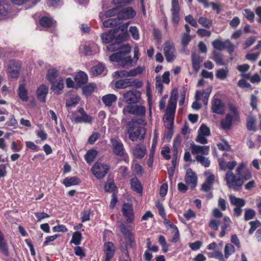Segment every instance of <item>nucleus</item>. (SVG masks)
I'll return each mask as SVG.
<instances>
[{
  "label": "nucleus",
  "instance_id": "1",
  "mask_svg": "<svg viewBox=\"0 0 261 261\" xmlns=\"http://www.w3.org/2000/svg\"><path fill=\"white\" fill-rule=\"evenodd\" d=\"M244 168L243 164H240L237 169V175H235L232 171H228L225 174V179L227 185L230 188L234 191H238L242 186L244 181L241 177L242 171Z\"/></svg>",
  "mask_w": 261,
  "mask_h": 261
},
{
  "label": "nucleus",
  "instance_id": "2",
  "mask_svg": "<svg viewBox=\"0 0 261 261\" xmlns=\"http://www.w3.org/2000/svg\"><path fill=\"white\" fill-rule=\"evenodd\" d=\"M145 128L141 126L137 121H132L128 125L127 134L129 139L132 141H135L138 139H144L145 134Z\"/></svg>",
  "mask_w": 261,
  "mask_h": 261
},
{
  "label": "nucleus",
  "instance_id": "3",
  "mask_svg": "<svg viewBox=\"0 0 261 261\" xmlns=\"http://www.w3.org/2000/svg\"><path fill=\"white\" fill-rule=\"evenodd\" d=\"M110 143L113 152L118 156L122 158V160L126 163L129 162V158L125 151L122 142L118 138H111Z\"/></svg>",
  "mask_w": 261,
  "mask_h": 261
},
{
  "label": "nucleus",
  "instance_id": "4",
  "mask_svg": "<svg viewBox=\"0 0 261 261\" xmlns=\"http://www.w3.org/2000/svg\"><path fill=\"white\" fill-rule=\"evenodd\" d=\"M122 112L125 115L132 114L142 117L145 116L146 108L142 105H128L123 108Z\"/></svg>",
  "mask_w": 261,
  "mask_h": 261
},
{
  "label": "nucleus",
  "instance_id": "5",
  "mask_svg": "<svg viewBox=\"0 0 261 261\" xmlns=\"http://www.w3.org/2000/svg\"><path fill=\"white\" fill-rule=\"evenodd\" d=\"M124 101L128 105L136 104L140 102L141 92L137 90H130L122 93Z\"/></svg>",
  "mask_w": 261,
  "mask_h": 261
},
{
  "label": "nucleus",
  "instance_id": "6",
  "mask_svg": "<svg viewBox=\"0 0 261 261\" xmlns=\"http://www.w3.org/2000/svg\"><path fill=\"white\" fill-rule=\"evenodd\" d=\"M109 169L110 167L108 165L96 162L92 167L91 171L96 178L101 179L105 176Z\"/></svg>",
  "mask_w": 261,
  "mask_h": 261
},
{
  "label": "nucleus",
  "instance_id": "7",
  "mask_svg": "<svg viewBox=\"0 0 261 261\" xmlns=\"http://www.w3.org/2000/svg\"><path fill=\"white\" fill-rule=\"evenodd\" d=\"M142 83L137 79L131 80L125 79L119 80L115 83V87L117 89H125L127 87H135L137 88L141 87Z\"/></svg>",
  "mask_w": 261,
  "mask_h": 261
},
{
  "label": "nucleus",
  "instance_id": "8",
  "mask_svg": "<svg viewBox=\"0 0 261 261\" xmlns=\"http://www.w3.org/2000/svg\"><path fill=\"white\" fill-rule=\"evenodd\" d=\"M163 50L167 62H173L176 57L175 48L173 43L169 41L165 42L164 45Z\"/></svg>",
  "mask_w": 261,
  "mask_h": 261
},
{
  "label": "nucleus",
  "instance_id": "9",
  "mask_svg": "<svg viewBox=\"0 0 261 261\" xmlns=\"http://www.w3.org/2000/svg\"><path fill=\"white\" fill-rule=\"evenodd\" d=\"M20 67L21 64L19 62L11 61L7 69L9 76L12 79H17L19 75Z\"/></svg>",
  "mask_w": 261,
  "mask_h": 261
},
{
  "label": "nucleus",
  "instance_id": "10",
  "mask_svg": "<svg viewBox=\"0 0 261 261\" xmlns=\"http://www.w3.org/2000/svg\"><path fill=\"white\" fill-rule=\"evenodd\" d=\"M16 15V12L12 7L6 3L0 5V20L9 19Z\"/></svg>",
  "mask_w": 261,
  "mask_h": 261
},
{
  "label": "nucleus",
  "instance_id": "11",
  "mask_svg": "<svg viewBox=\"0 0 261 261\" xmlns=\"http://www.w3.org/2000/svg\"><path fill=\"white\" fill-rule=\"evenodd\" d=\"M122 213L128 223H132L134 220V213L133 206L129 203H124L122 207Z\"/></svg>",
  "mask_w": 261,
  "mask_h": 261
},
{
  "label": "nucleus",
  "instance_id": "12",
  "mask_svg": "<svg viewBox=\"0 0 261 261\" xmlns=\"http://www.w3.org/2000/svg\"><path fill=\"white\" fill-rule=\"evenodd\" d=\"M136 15V11L132 7H127L121 10L119 8L118 15L117 16L120 22L123 19L134 18Z\"/></svg>",
  "mask_w": 261,
  "mask_h": 261
},
{
  "label": "nucleus",
  "instance_id": "13",
  "mask_svg": "<svg viewBox=\"0 0 261 261\" xmlns=\"http://www.w3.org/2000/svg\"><path fill=\"white\" fill-rule=\"evenodd\" d=\"M185 180L191 189L196 187L197 182V177L196 173L191 168L187 170L185 176Z\"/></svg>",
  "mask_w": 261,
  "mask_h": 261
},
{
  "label": "nucleus",
  "instance_id": "14",
  "mask_svg": "<svg viewBox=\"0 0 261 261\" xmlns=\"http://www.w3.org/2000/svg\"><path fill=\"white\" fill-rule=\"evenodd\" d=\"M176 108V106L168 104L164 117V119H165L168 121V123L166 125L173 126Z\"/></svg>",
  "mask_w": 261,
  "mask_h": 261
},
{
  "label": "nucleus",
  "instance_id": "15",
  "mask_svg": "<svg viewBox=\"0 0 261 261\" xmlns=\"http://www.w3.org/2000/svg\"><path fill=\"white\" fill-rule=\"evenodd\" d=\"M190 148L193 154L200 155L199 154H201L202 155H206L208 154L210 151L209 146H200L194 143H191Z\"/></svg>",
  "mask_w": 261,
  "mask_h": 261
},
{
  "label": "nucleus",
  "instance_id": "16",
  "mask_svg": "<svg viewBox=\"0 0 261 261\" xmlns=\"http://www.w3.org/2000/svg\"><path fill=\"white\" fill-rule=\"evenodd\" d=\"M171 5L172 20L174 23L177 24L179 20V12L180 11L178 0H171Z\"/></svg>",
  "mask_w": 261,
  "mask_h": 261
},
{
  "label": "nucleus",
  "instance_id": "17",
  "mask_svg": "<svg viewBox=\"0 0 261 261\" xmlns=\"http://www.w3.org/2000/svg\"><path fill=\"white\" fill-rule=\"evenodd\" d=\"M204 175L206 177V180L202 184L201 189L204 192H207L211 189L212 186L214 184L215 180V177L214 175L212 174L210 172H205Z\"/></svg>",
  "mask_w": 261,
  "mask_h": 261
},
{
  "label": "nucleus",
  "instance_id": "18",
  "mask_svg": "<svg viewBox=\"0 0 261 261\" xmlns=\"http://www.w3.org/2000/svg\"><path fill=\"white\" fill-rule=\"evenodd\" d=\"M103 251L106 254L104 261H110L113 257L115 251L113 243L111 242H108L105 243Z\"/></svg>",
  "mask_w": 261,
  "mask_h": 261
},
{
  "label": "nucleus",
  "instance_id": "19",
  "mask_svg": "<svg viewBox=\"0 0 261 261\" xmlns=\"http://www.w3.org/2000/svg\"><path fill=\"white\" fill-rule=\"evenodd\" d=\"M50 83L51 84V89L58 94H60L64 86L63 78L59 77Z\"/></svg>",
  "mask_w": 261,
  "mask_h": 261
},
{
  "label": "nucleus",
  "instance_id": "20",
  "mask_svg": "<svg viewBox=\"0 0 261 261\" xmlns=\"http://www.w3.org/2000/svg\"><path fill=\"white\" fill-rule=\"evenodd\" d=\"M212 109L214 113L218 114H222L224 112V107L221 100L219 99H215L212 106Z\"/></svg>",
  "mask_w": 261,
  "mask_h": 261
},
{
  "label": "nucleus",
  "instance_id": "21",
  "mask_svg": "<svg viewBox=\"0 0 261 261\" xmlns=\"http://www.w3.org/2000/svg\"><path fill=\"white\" fill-rule=\"evenodd\" d=\"M146 153V148L143 144H138L133 148V154L136 158H143Z\"/></svg>",
  "mask_w": 261,
  "mask_h": 261
},
{
  "label": "nucleus",
  "instance_id": "22",
  "mask_svg": "<svg viewBox=\"0 0 261 261\" xmlns=\"http://www.w3.org/2000/svg\"><path fill=\"white\" fill-rule=\"evenodd\" d=\"M48 88L45 85H41L37 90L38 99L41 102H45L46 96L48 93Z\"/></svg>",
  "mask_w": 261,
  "mask_h": 261
},
{
  "label": "nucleus",
  "instance_id": "23",
  "mask_svg": "<svg viewBox=\"0 0 261 261\" xmlns=\"http://www.w3.org/2000/svg\"><path fill=\"white\" fill-rule=\"evenodd\" d=\"M101 39L103 43L110 44L114 41L117 38L115 36V32L110 30L108 32L103 33L101 35Z\"/></svg>",
  "mask_w": 261,
  "mask_h": 261
},
{
  "label": "nucleus",
  "instance_id": "24",
  "mask_svg": "<svg viewBox=\"0 0 261 261\" xmlns=\"http://www.w3.org/2000/svg\"><path fill=\"white\" fill-rule=\"evenodd\" d=\"M74 80L76 85L80 87L87 83L88 76L84 72L80 71L75 74Z\"/></svg>",
  "mask_w": 261,
  "mask_h": 261
},
{
  "label": "nucleus",
  "instance_id": "25",
  "mask_svg": "<svg viewBox=\"0 0 261 261\" xmlns=\"http://www.w3.org/2000/svg\"><path fill=\"white\" fill-rule=\"evenodd\" d=\"M130 184L131 188L133 191L139 194L142 193L143 187L139 180L136 177H133L130 179Z\"/></svg>",
  "mask_w": 261,
  "mask_h": 261
},
{
  "label": "nucleus",
  "instance_id": "26",
  "mask_svg": "<svg viewBox=\"0 0 261 261\" xmlns=\"http://www.w3.org/2000/svg\"><path fill=\"white\" fill-rule=\"evenodd\" d=\"M232 120H233V118L232 115L227 114L225 118L220 122L222 128L224 130H229L231 126Z\"/></svg>",
  "mask_w": 261,
  "mask_h": 261
},
{
  "label": "nucleus",
  "instance_id": "27",
  "mask_svg": "<svg viewBox=\"0 0 261 261\" xmlns=\"http://www.w3.org/2000/svg\"><path fill=\"white\" fill-rule=\"evenodd\" d=\"M18 95L20 99L24 101L27 102L29 100L28 90L25 88L24 84H21L19 85L18 89Z\"/></svg>",
  "mask_w": 261,
  "mask_h": 261
},
{
  "label": "nucleus",
  "instance_id": "28",
  "mask_svg": "<svg viewBox=\"0 0 261 261\" xmlns=\"http://www.w3.org/2000/svg\"><path fill=\"white\" fill-rule=\"evenodd\" d=\"M119 228L121 232L127 239L128 241L129 242L130 245L132 246V244L134 242V238L130 231L127 229L126 226L124 224L120 225Z\"/></svg>",
  "mask_w": 261,
  "mask_h": 261
},
{
  "label": "nucleus",
  "instance_id": "29",
  "mask_svg": "<svg viewBox=\"0 0 261 261\" xmlns=\"http://www.w3.org/2000/svg\"><path fill=\"white\" fill-rule=\"evenodd\" d=\"M93 121V118L90 115H88L87 113L81 115V117H75L74 118V122L76 123H91Z\"/></svg>",
  "mask_w": 261,
  "mask_h": 261
},
{
  "label": "nucleus",
  "instance_id": "30",
  "mask_svg": "<svg viewBox=\"0 0 261 261\" xmlns=\"http://www.w3.org/2000/svg\"><path fill=\"white\" fill-rule=\"evenodd\" d=\"M117 100V96L113 94H109L102 97V101L106 106L110 107Z\"/></svg>",
  "mask_w": 261,
  "mask_h": 261
},
{
  "label": "nucleus",
  "instance_id": "31",
  "mask_svg": "<svg viewBox=\"0 0 261 261\" xmlns=\"http://www.w3.org/2000/svg\"><path fill=\"white\" fill-rule=\"evenodd\" d=\"M229 200L232 205L236 207H243L245 206L246 202L243 198H237L233 195L229 196Z\"/></svg>",
  "mask_w": 261,
  "mask_h": 261
},
{
  "label": "nucleus",
  "instance_id": "32",
  "mask_svg": "<svg viewBox=\"0 0 261 261\" xmlns=\"http://www.w3.org/2000/svg\"><path fill=\"white\" fill-rule=\"evenodd\" d=\"M59 71L55 68H51L47 70L46 78L49 83L57 79Z\"/></svg>",
  "mask_w": 261,
  "mask_h": 261
},
{
  "label": "nucleus",
  "instance_id": "33",
  "mask_svg": "<svg viewBox=\"0 0 261 261\" xmlns=\"http://www.w3.org/2000/svg\"><path fill=\"white\" fill-rule=\"evenodd\" d=\"M210 94V91L203 90L202 91H197L195 94V98L197 100H199L200 97L202 96L203 97V101L204 105L207 104L208 98Z\"/></svg>",
  "mask_w": 261,
  "mask_h": 261
},
{
  "label": "nucleus",
  "instance_id": "34",
  "mask_svg": "<svg viewBox=\"0 0 261 261\" xmlns=\"http://www.w3.org/2000/svg\"><path fill=\"white\" fill-rule=\"evenodd\" d=\"M0 250L6 256L9 254L7 245L5 241L4 236L0 230Z\"/></svg>",
  "mask_w": 261,
  "mask_h": 261
},
{
  "label": "nucleus",
  "instance_id": "35",
  "mask_svg": "<svg viewBox=\"0 0 261 261\" xmlns=\"http://www.w3.org/2000/svg\"><path fill=\"white\" fill-rule=\"evenodd\" d=\"M80 183V179L76 177H72L70 178H65L62 182V184L66 187L71 186L77 185Z\"/></svg>",
  "mask_w": 261,
  "mask_h": 261
},
{
  "label": "nucleus",
  "instance_id": "36",
  "mask_svg": "<svg viewBox=\"0 0 261 261\" xmlns=\"http://www.w3.org/2000/svg\"><path fill=\"white\" fill-rule=\"evenodd\" d=\"M98 154V152L94 149L89 150L85 155V160L87 163L90 164L93 162Z\"/></svg>",
  "mask_w": 261,
  "mask_h": 261
},
{
  "label": "nucleus",
  "instance_id": "37",
  "mask_svg": "<svg viewBox=\"0 0 261 261\" xmlns=\"http://www.w3.org/2000/svg\"><path fill=\"white\" fill-rule=\"evenodd\" d=\"M121 23L117 17L115 18H109L103 22V25L106 28L115 27Z\"/></svg>",
  "mask_w": 261,
  "mask_h": 261
},
{
  "label": "nucleus",
  "instance_id": "38",
  "mask_svg": "<svg viewBox=\"0 0 261 261\" xmlns=\"http://www.w3.org/2000/svg\"><path fill=\"white\" fill-rule=\"evenodd\" d=\"M121 44L118 42L116 39L114 41L111 42L106 46V50L109 52H113L118 50L121 47Z\"/></svg>",
  "mask_w": 261,
  "mask_h": 261
},
{
  "label": "nucleus",
  "instance_id": "39",
  "mask_svg": "<svg viewBox=\"0 0 261 261\" xmlns=\"http://www.w3.org/2000/svg\"><path fill=\"white\" fill-rule=\"evenodd\" d=\"M228 73V69L227 67H225V68L219 69L217 70L216 76L218 79L224 80L227 77Z\"/></svg>",
  "mask_w": 261,
  "mask_h": 261
},
{
  "label": "nucleus",
  "instance_id": "40",
  "mask_svg": "<svg viewBox=\"0 0 261 261\" xmlns=\"http://www.w3.org/2000/svg\"><path fill=\"white\" fill-rule=\"evenodd\" d=\"M228 106L229 110L232 113V116L233 120L239 121L240 120V115L237 107L231 103H228Z\"/></svg>",
  "mask_w": 261,
  "mask_h": 261
},
{
  "label": "nucleus",
  "instance_id": "41",
  "mask_svg": "<svg viewBox=\"0 0 261 261\" xmlns=\"http://www.w3.org/2000/svg\"><path fill=\"white\" fill-rule=\"evenodd\" d=\"M80 97L78 96L72 95L66 100V106L67 107H73L78 103Z\"/></svg>",
  "mask_w": 261,
  "mask_h": 261
},
{
  "label": "nucleus",
  "instance_id": "42",
  "mask_svg": "<svg viewBox=\"0 0 261 261\" xmlns=\"http://www.w3.org/2000/svg\"><path fill=\"white\" fill-rule=\"evenodd\" d=\"M213 59L215 61V62L218 65H225L226 63H225L222 59V54L218 52L217 51H213Z\"/></svg>",
  "mask_w": 261,
  "mask_h": 261
},
{
  "label": "nucleus",
  "instance_id": "43",
  "mask_svg": "<svg viewBox=\"0 0 261 261\" xmlns=\"http://www.w3.org/2000/svg\"><path fill=\"white\" fill-rule=\"evenodd\" d=\"M196 160L205 167H208L210 165L211 161L203 155H197L196 156Z\"/></svg>",
  "mask_w": 261,
  "mask_h": 261
},
{
  "label": "nucleus",
  "instance_id": "44",
  "mask_svg": "<svg viewBox=\"0 0 261 261\" xmlns=\"http://www.w3.org/2000/svg\"><path fill=\"white\" fill-rule=\"evenodd\" d=\"M40 25L44 28H49L54 25L53 20L47 17H42L40 20Z\"/></svg>",
  "mask_w": 261,
  "mask_h": 261
},
{
  "label": "nucleus",
  "instance_id": "45",
  "mask_svg": "<svg viewBox=\"0 0 261 261\" xmlns=\"http://www.w3.org/2000/svg\"><path fill=\"white\" fill-rule=\"evenodd\" d=\"M198 22L203 27L209 29L212 25V20L208 19L205 17H200Z\"/></svg>",
  "mask_w": 261,
  "mask_h": 261
},
{
  "label": "nucleus",
  "instance_id": "46",
  "mask_svg": "<svg viewBox=\"0 0 261 261\" xmlns=\"http://www.w3.org/2000/svg\"><path fill=\"white\" fill-rule=\"evenodd\" d=\"M226 43V40L222 41L219 39H216L212 42V45L216 49L222 50L225 49Z\"/></svg>",
  "mask_w": 261,
  "mask_h": 261
},
{
  "label": "nucleus",
  "instance_id": "47",
  "mask_svg": "<svg viewBox=\"0 0 261 261\" xmlns=\"http://www.w3.org/2000/svg\"><path fill=\"white\" fill-rule=\"evenodd\" d=\"M82 240V234L79 231H76L72 234L71 243L75 245H79L81 244Z\"/></svg>",
  "mask_w": 261,
  "mask_h": 261
},
{
  "label": "nucleus",
  "instance_id": "48",
  "mask_svg": "<svg viewBox=\"0 0 261 261\" xmlns=\"http://www.w3.org/2000/svg\"><path fill=\"white\" fill-rule=\"evenodd\" d=\"M255 211L251 208H247L245 210L244 213V220L245 221H248L252 219L255 216Z\"/></svg>",
  "mask_w": 261,
  "mask_h": 261
},
{
  "label": "nucleus",
  "instance_id": "49",
  "mask_svg": "<svg viewBox=\"0 0 261 261\" xmlns=\"http://www.w3.org/2000/svg\"><path fill=\"white\" fill-rule=\"evenodd\" d=\"M178 94V90L176 88H174L171 92V95L169 100L168 104L173 105L176 106L177 97Z\"/></svg>",
  "mask_w": 261,
  "mask_h": 261
},
{
  "label": "nucleus",
  "instance_id": "50",
  "mask_svg": "<svg viewBox=\"0 0 261 261\" xmlns=\"http://www.w3.org/2000/svg\"><path fill=\"white\" fill-rule=\"evenodd\" d=\"M234 247L230 243L226 244L224 248V255L225 258H227L231 254L234 252Z\"/></svg>",
  "mask_w": 261,
  "mask_h": 261
},
{
  "label": "nucleus",
  "instance_id": "51",
  "mask_svg": "<svg viewBox=\"0 0 261 261\" xmlns=\"http://www.w3.org/2000/svg\"><path fill=\"white\" fill-rule=\"evenodd\" d=\"M125 56V54L123 52L120 51L116 53L113 54L110 56V60L112 62H118L121 61L123 58V56Z\"/></svg>",
  "mask_w": 261,
  "mask_h": 261
},
{
  "label": "nucleus",
  "instance_id": "52",
  "mask_svg": "<svg viewBox=\"0 0 261 261\" xmlns=\"http://www.w3.org/2000/svg\"><path fill=\"white\" fill-rule=\"evenodd\" d=\"M104 70V66L102 64H98L91 68V72L93 75L100 74Z\"/></svg>",
  "mask_w": 261,
  "mask_h": 261
},
{
  "label": "nucleus",
  "instance_id": "53",
  "mask_svg": "<svg viewBox=\"0 0 261 261\" xmlns=\"http://www.w3.org/2000/svg\"><path fill=\"white\" fill-rule=\"evenodd\" d=\"M249 224L250 225V228L248 231L249 234H252L258 227L261 226L260 222L257 220L250 221Z\"/></svg>",
  "mask_w": 261,
  "mask_h": 261
},
{
  "label": "nucleus",
  "instance_id": "54",
  "mask_svg": "<svg viewBox=\"0 0 261 261\" xmlns=\"http://www.w3.org/2000/svg\"><path fill=\"white\" fill-rule=\"evenodd\" d=\"M255 118L252 116H249L247 119V128L250 131H254Z\"/></svg>",
  "mask_w": 261,
  "mask_h": 261
},
{
  "label": "nucleus",
  "instance_id": "55",
  "mask_svg": "<svg viewBox=\"0 0 261 261\" xmlns=\"http://www.w3.org/2000/svg\"><path fill=\"white\" fill-rule=\"evenodd\" d=\"M95 88L94 84H89L83 88V92L85 95L89 96L93 92Z\"/></svg>",
  "mask_w": 261,
  "mask_h": 261
},
{
  "label": "nucleus",
  "instance_id": "56",
  "mask_svg": "<svg viewBox=\"0 0 261 261\" xmlns=\"http://www.w3.org/2000/svg\"><path fill=\"white\" fill-rule=\"evenodd\" d=\"M145 70L144 66H138L136 68L130 70V76H136L142 74Z\"/></svg>",
  "mask_w": 261,
  "mask_h": 261
},
{
  "label": "nucleus",
  "instance_id": "57",
  "mask_svg": "<svg viewBox=\"0 0 261 261\" xmlns=\"http://www.w3.org/2000/svg\"><path fill=\"white\" fill-rule=\"evenodd\" d=\"M243 14L248 20L251 22L253 21L254 14L251 10L245 9L243 10Z\"/></svg>",
  "mask_w": 261,
  "mask_h": 261
},
{
  "label": "nucleus",
  "instance_id": "58",
  "mask_svg": "<svg viewBox=\"0 0 261 261\" xmlns=\"http://www.w3.org/2000/svg\"><path fill=\"white\" fill-rule=\"evenodd\" d=\"M198 133L209 136L211 134V132L209 128L206 125L202 124L198 130Z\"/></svg>",
  "mask_w": 261,
  "mask_h": 261
},
{
  "label": "nucleus",
  "instance_id": "59",
  "mask_svg": "<svg viewBox=\"0 0 261 261\" xmlns=\"http://www.w3.org/2000/svg\"><path fill=\"white\" fill-rule=\"evenodd\" d=\"M155 87L158 93L161 94L163 92V84L160 76H156L155 77Z\"/></svg>",
  "mask_w": 261,
  "mask_h": 261
},
{
  "label": "nucleus",
  "instance_id": "60",
  "mask_svg": "<svg viewBox=\"0 0 261 261\" xmlns=\"http://www.w3.org/2000/svg\"><path fill=\"white\" fill-rule=\"evenodd\" d=\"M129 32L132 37L135 40H138L139 38V31L137 27H130L129 28Z\"/></svg>",
  "mask_w": 261,
  "mask_h": 261
},
{
  "label": "nucleus",
  "instance_id": "61",
  "mask_svg": "<svg viewBox=\"0 0 261 261\" xmlns=\"http://www.w3.org/2000/svg\"><path fill=\"white\" fill-rule=\"evenodd\" d=\"M119 8L117 7H116L114 8L110 9V10H108L107 11H106L105 15H106V17H110L113 16H114L115 15H117V16H118V13H119Z\"/></svg>",
  "mask_w": 261,
  "mask_h": 261
},
{
  "label": "nucleus",
  "instance_id": "62",
  "mask_svg": "<svg viewBox=\"0 0 261 261\" xmlns=\"http://www.w3.org/2000/svg\"><path fill=\"white\" fill-rule=\"evenodd\" d=\"M115 73L118 77H121V78L131 77L130 73V70H129V71H126L125 70H119V71H117L115 72Z\"/></svg>",
  "mask_w": 261,
  "mask_h": 261
},
{
  "label": "nucleus",
  "instance_id": "63",
  "mask_svg": "<svg viewBox=\"0 0 261 261\" xmlns=\"http://www.w3.org/2000/svg\"><path fill=\"white\" fill-rule=\"evenodd\" d=\"M115 188V184L112 181L107 182L105 185V190L106 192L112 193L114 191Z\"/></svg>",
  "mask_w": 261,
  "mask_h": 261
},
{
  "label": "nucleus",
  "instance_id": "64",
  "mask_svg": "<svg viewBox=\"0 0 261 261\" xmlns=\"http://www.w3.org/2000/svg\"><path fill=\"white\" fill-rule=\"evenodd\" d=\"M120 62L121 64L123 66H125L127 65L131 66L132 63V59L130 56H127L125 57H124V56H123V58Z\"/></svg>",
  "mask_w": 261,
  "mask_h": 261
}]
</instances>
